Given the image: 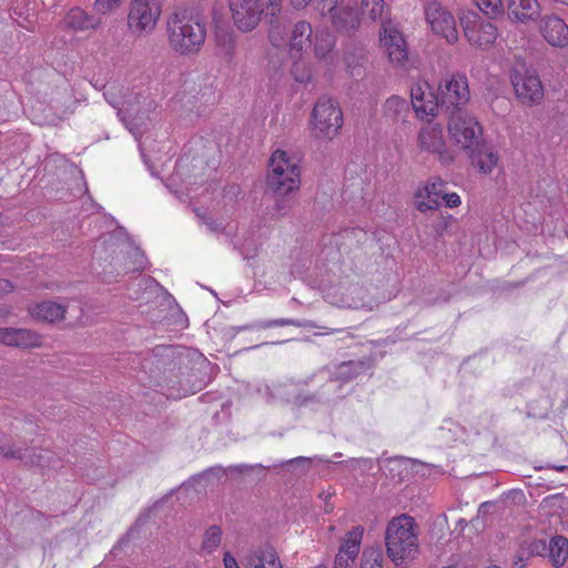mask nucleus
Listing matches in <instances>:
<instances>
[{"mask_svg":"<svg viewBox=\"0 0 568 568\" xmlns=\"http://www.w3.org/2000/svg\"><path fill=\"white\" fill-rule=\"evenodd\" d=\"M382 111L387 122L392 124H405L408 122L410 115V105L405 99L398 95H392L384 102Z\"/></svg>","mask_w":568,"mask_h":568,"instance_id":"obj_27","label":"nucleus"},{"mask_svg":"<svg viewBox=\"0 0 568 568\" xmlns=\"http://www.w3.org/2000/svg\"><path fill=\"white\" fill-rule=\"evenodd\" d=\"M122 0H95L93 3V9L97 14L104 16L116 10Z\"/></svg>","mask_w":568,"mask_h":568,"instance_id":"obj_46","label":"nucleus"},{"mask_svg":"<svg viewBox=\"0 0 568 568\" xmlns=\"http://www.w3.org/2000/svg\"><path fill=\"white\" fill-rule=\"evenodd\" d=\"M447 118L448 131L455 143L474 151L479 145L483 133L478 121L467 112L453 113Z\"/></svg>","mask_w":568,"mask_h":568,"instance_id":"obj_10","label":"nucleus"},{"mask_svg":"<svg viewBox=\"0 0 568 568\" xmlns=\"http://www.w3.org/2000/svg\"><path fill=\"white\" fill-rule=\"evenodd\" d=\"M161 16L158 0H132L128 13V27L133 34L151 33Z\"/></svg>","mask_w":568,"mask_h":568,"instance_id":"obj_11","label":"nucleus"},{"mask_svg":"<svg viewBox=\"0 0 568 568\" xmlns=\"http://www.w3.org/2000/svg\"><path fill=\"white\" fill-rule=\"evenodd\" d=\"M549 560L555 568L565 565L568 559V539L564 536H554L548 542Z\"/></svg>","mask_w":568,"mask_h":568,"instance_id":"obj_33","label":"nucleus"},{"mask_svg":"<svg viewBox=\"0 0 568 568\" xmlns=\"http://www.w3.org/2000/svg\"><path fill=\"white\" fill-rule=\"evenodd\" d=\"M223 565L224 568H241L236 559L229 551L224 552Z\"/></svg>","mask_w":568,"mask_h":568,"instance_id":"obj_54","label":"nucleus"},{"mask_svg":"<svg viewBox=\"0 0 568 568\" xmlns=\"http://www.w3.org/2000/svg\"><path fill=\"white\" fill-rule=\"evenodd\" d=\"M229 4L234 24L242 32H250L258 26L264 7L271 8L273 16L280 11L268 6L266 0H229Z\"/></svg>","mask_w":568,"mask_h":568,"instance_id":"obj_12","label":"nucleus"},{"mask_svg":"<svg viewBox=\"0 0 568 568\" xmlns=\"http://www.w3.org/2000/svg\"><path fill=\"white\" fill-rule=\"evenodd\" d=\"M204 478V475H200L197 477H193L191 478L190 480L185 481L182 484L181 488L183 489H189L190 487L192 486H196L197 484L201 483V480Z\"/></svg>","mask_w":568,"mask_h":568,"instance_id":"obj_56","label":"nucleus"},{"mask_svg":"<svg viewBox=\"0 0 568 568\" xmlns=\"http://www.w3.org/2000/svg\"><path fill=\"white\" fill-rule=\"evenodd\" d=\"M318 375H310L304 379L296 383L292 381L273 383L271 385L264 384L257 388L258 394L268 404L283 402L293 405L294 396H298L297 388L311 385Z\"/></svg>","mask_w":568,"mask_h":568,"instance_id":"obj_16","label":"nucleus"},{"mask_svg":"<svg viewBox=\"0 0 568 568\" xmlns=\"http://www.w3.org/2000/svg\"><path fill=\"white\" fill-rule=\"evenodd\" d=\"M474 161L478 165L483 173H491L497 166L498 155L491 150L479 151L475 156Z\"/></svg>","mask_w":568,"mask_h":568,"instance_id":"obj_37","label":"nucleus"},{"mask_svg":"<svg viewBox=\"0 0 568 568\" xmlns=\"http://www.w3.org/2000/svg\"><path fill=\"white\" fill-rule=\"evenodd\" d=\"M552 402L548 396H542L536 402H531L528 405V414L537 418H544L548 415Z\"/></svg>","mask_w":568,"mask_h":568,"instance_id":"obj_41","label":"nucleus"},{"mask_svg":"<svg viewBox=\"0 0 568 568\" xmlns=\"http://www.w3.org/2000/svg\"><path fill=\"white\" fill-rule=\"evenodd\" d=\"M384 541L387 557L396 565L414 559L419 552L418 525L414 517L400 514L386 525Z\"/></svg>","mask_w":568,"mask_h":568,"instance_id":"obj_2","label":"nucleus"},{"mask_svg":"<svg viewBox=\"0 0 568 568\" xmlns=\"http://www.w3.org/2000/svg\"><path fill=\"white\" fill-rule=\"evenodd\" d=\"M479 10L487 16H498L503 13L504 7L501 0H475Z\"/></svg>","mask_w":568,"mask_h":568,"instance_id":"obj_43","label":"nucleus"},{"mask_svg":"<svg viewBox=\"0 0 568 568\" xmlns=\"http://www.w3.org/2000/svg\"><path fill=\"white\" fill-rule=\"evenodd\" d=\"M171 494H173V490H170V494H169L168 496H165V497L163 498V500H164V499H166Z\"/></svg>","mask_w":568,"mask_h":568,"instance_id":"obj_63","label":"nucleus"},{"mask_svg":"<svg viewBox=\"0 0 568 568\" xmlns=\"http://www.w3.org/2000/svg\"><path fill=\"white\" fill-rule=\"evenodd\" d=\"M523 546L530 557L544 556L548 550V544L542 539L531 540L529 542L523 544Z\"/></svg>","mask_w":568,"mask_h":568,"instance_id":"obj_47","label":"nucleus"},{"mask_svg":"<svg viewBox=\"0 0 568 568\" xmlns=\"http://www.w3.org/2000/svg\"><path fill=\"white\" fill-rule=\"evenodd\" d=\"M166 38L174 53L183 57L194 55L205 43L206 24L193 10L176 7L166 19Z\"/></svg>","mask_w":568,"mask_h":568,"instance_id":"obj_1","label":"nucleus"},{"mask_svg":"<svg viewBox=\"0 0 568 568\" xmlns=\"http://www.w3.org/2000/svg\"><path fill=\"white\" fill-rule=\"evenodd\" d=\"M316 7V10L321 11L322 14H325V10L335 4V0H313ZM336 2H339L336 0Z\"/></svg>","mask_w":568,"mask_h":568,"instance_id":"obj_53","label":"nucleus"},{"mask_svg":"<svg viewBox=\"0 0 568 568\" xmlns=\"http://www.w3.org/2000/svg\"><path fill=\"white\" fill-rule=\"evenodd\" d=\"M270 166L267 186L275 194L283 196L298 190L301 169L297 159L285 151L276 150L271 156Z\"/></svg>","mask_w":568,"mask_h":568,"instance_id":"obj_4","label":"nucleus"},{"mask_svg":"<svg viewBox=\"0 0 568 568\" xmlns=\"http://www.w3.org/2000/svg\"><path fill=\"white\" fill-rule=\"evenodd\" d=\"M339 237L345 246H352L354 243L364 244L369 240L368 234L363 229L358 227L344 230L339 234Z\"/></svg>","mask_w":568,"mask_h":568,"instance_id":"obj_38","label":"nucleus"},{"mask_svg":"<svg viewBox=\"0 0 568 568\" xmlns=\"http://www.w3.org/2000/svg\"><path fill=\"white\" fill-rule=\"evenodd\" d=\"M94 254H95L97 258L102 260V256L100 255V252L98 251V248H95Z\"/></svg>","mask_w":568,"mask_h":568,"instance_id":"obj_61","label":"nucleus"},{"mask_svg":"<svg viewBox=\"0 0 568 568\" xmlns=\"http://www.w3.org/2000/svg\"><path fill=\"white\" fill-rule=\"evenodd\" d=\"M313 28L307 21H298L293 26L288 40L290 54L294 59H302L312 47Z\"/></svg>","mask_w":568,"mask_h":568,"instance_id":"obj_23","label":"nucleus"},{"mask_svg":"<svg viewBox=\"0 0 568 568\" xmlns=\"http://www.w3.org/2000/svg\"><path fill=\"white\" fill-rule=\"evenodd\" d=\"M344 123L343 112L337 101L321 97L315 103L312 115V134L317 140H333Z\"/></svg>","mask_w":568,"mask_h":568,"instance_id":"obj_5","label":"nucleus"},{"mask_svg":"<svg viewBox=\"0 0 568 568\" xmlns=\"http://www.w3.org/2000/svg\"><path fill=\"white\" fill-rule=\"evenodd\" d=\"M417 145L422 152L437 155L444 164L453 160L446 146L443 128L437 123L428 122L420 128L417 135Z\"/></svg>","mask_w":568,"mask_h":568,"instance_id":"obj_15","label":"nucleus"},{"mask_svg":"<svg viewBox=\"0 0 568 568\" xmlns=\"http://www.w3.org/2000/svg\"><path fill=\"white\" fill-rule=\"evenodd\" d=\"M276 210L281 213V214H284L287 210V205L285 203V201H276Z\"/></svg>","mask_w":568,"mask_h":568,"instance_id":"obj_58","label":"nucleus"},{"mask_svg":"<svg viewBox=\"0 0 568 568\" xmlns=\"http://www.w3.org/2000/svg\"><path fill=\"white\" fill-rule=\"evenodd\" d=\"M335 45L333 34L328 32H316L314 36L313 51L314 55L318 59H324L328 55Z\"/></svg>","mask_w":568,"mask_h":568,"instance_id":"obj_35","label":"nucleus"},{"mask_svg":"<svg viewBox=\"0 0 568 568\" xmlns=\"http://www.w3.org/2000/svg\"><path fill=\"white\" fill-rule=\"evenodd\" d=\"M315 379L321 383L320 388L310 394H300L294 396L293 406L297 408L310 407L318 408L320 406L331 407L337 399L342 398V383L338 379L327 377L324 373H316Z\"/></svg>","mask_w":568,"mask_h":568,"instance_id":"obj_9","label":"nucleus"},{"mask_svg":"<svg viewBox=\"0 0 568 568\" xmlns=\"http://www.w3.org/2000/svg\"><path fill=\"white\" fill-rule=\"evenodd\" d=\"M470 99L467 77L463 73H454L446 78L438 85L436 103L438 112H444L447 116L457 112H465L463 108Z\"/></svg>","mask_w":568,"mask_h":568,"instance_id":"obj_6","label":"nucleus"},{"mask_svg":"<svg viewBox=\"0 0 568 568\" xmlns=\"http://www.w3.org/2000/svg\"><path fill=\"white\" fill-rule=\"evenodd\" d=\"M361 568H383V556L377 550L364 552L362 557Z\"/></svg>","mask_w":568,"mask_h":568,"instance_id":"obj_45","label":"nucleus"},{"mask_svg":"<svg viewBox=\"0 0 568 568\" xmlns=\"http://www.w3.org/2000/svg\"><path fill=\"white\" fill-rule=\"evenodd\" d=\"M538 31L542 39L552 48L568 47V24L555 13L539 17Z\"/></svg>","mask_w":568,"mask_h":568,"instance_id":"obj_18","label":"nucleus"},{"mask_svg":"<svg viewBox=\"0 0 568 568\" xmlns=\"http://www.w3.org/2000/svg\"><path fill=\"white\" fill-rule=\"evenodd\" d=\"M487 568H499L498 566H489Z\"/></svg>","mask_w":568,"mask_h":568,"instance_id":"obj_64","label":"nucleus"},{"mask_svg":"<svg viewBox=\"0 0 568 568\" xmlns=\"http://www.w3.org/2000/svg\"><path fill=\"white\" fill-rule=\"evenodd\" d=\"M13 290V284L6 280V278H0V295H4V294H8L10 292H12Z\"/></svg>","mask_w":568,"mask_h":568,"instance_id":"obj_55","label":"nucleus"},{"mask_svg":"<svg viewBox=\"0 0 568 568\" xmlns=\"http://www.w3.org/2000/svg\"><path fill=\"white\" fill-rule=\"evenodd\" d=\"M508 18L511 21L528 24L540 17V6L537 0H507Z\"/></svg>","mask_w":568,"mask_h":568,"instance_id":"obj_25","label":"nucleus"},{"mask_svg":"<svg viewBox=\"0 0 568 568\" xmlns=\"http://www.w3.org/2000/svg\"><path fill=\"white\" fill-rule=\"evenodd\" d=\"M275 326H296V327H303V328H321L323 332H316V336L322 335H331L335 333H342L345 332L344 328H328L324 326H318L315 322L310 320L304 321H297L293 318H278V320H268V321H258L253 324H248L245 326L237 327L236 331L242 329H266Z\"/></svg>","mask_w":568,"mask_h":568,"instance_id":"obj_22","label":"nucleus"},{"mask_svg":"<svg viewBox=\"0 0 568 568\" xmlns=\"http://www.w3.org/2000/svg\"><path fill=\"white\" fill-rule=\"evenodd\" d=\"M111 261L102 270L104 280H109L114 273L120 275L129 272H142L146 265L144 253L129 241L110 244Z\"/></svg>","mask_w":568,"mask_h":568,"instance_id":"obj_7","label":"nucleus"},{"mask_svg":"<svg viewBox=\"0 0 568 568\" xmlns=\"http://www.w3.org/2000/svg\"><path fill=\"white\" fill-rule=\"evenodd\" d=\"M300 65H301V62L295 61L294 67L292 69V73L297 82L303 83L311 79V74L307 70H304L301 74H298L297 71L300 69Z\"/></svg>","mask_w":568,"mask_h":568,"instance_id":"obj_52","label":"nucleus"},{"mask_svg":"<svg viewBox=\"0 0 568 568\" xmlns=\"http://www.w3.org/2000/svg\"><path fill=\"white\" fill-rule=\"evenodd\" d=\"M196 217L201 223H203L207 231L213 234H221L225 230V225L221 220L214 219L205 213H201L199 210H195Z\"/></svg>","mask_w":568,"mask_h":568,"instance_id":"obj_42","label":"nucleus"},{"mask_svg":"<svg viewBox=\"0 0 568 568\" xmlns=\"http://www.w3.org/2000/svg\"><path fill=\"white\" fill-rule=\"evenodd\" d=\"M361 18L364 22H379L382 28L392 22L385 0H361Z\"/></svg>","mask_w":568,"mask_h":568,"instance_id":"obj_30","label":"nucleus"},{"mask_svg":"<svg viewBox=\"0 0 568 568\" xmlns=\"http://www.w3.org/2000/svg\"><path fill=\"white\" fill-rule=\"evenodd\" d=\"M102 23L99 16L90 14L80 7L71 8L64 17V24L73 31H89L98 29Z\"/></svg>","mask_w":568,"mask_h":568,"instance_id":"obj_26","label":"nucleus"},{"mask_svg":"<svg viewBox=\"0 0 568 568\" xmlns=\"http://www.w3.org/2000/svg\"><path fill=\"white\" fill-rule=\"evenodd\" d=\"M565 468H566L565 466L556 467V469H558V470H564Z\"/></svg>","mask_w":568,"mask_h":568,"instance_id":"obj_62","label":"nucleus"},{"mask_svg":"<svg viewBox=\"0 0 568 568\" xmlns=\"http://www.w3.org/2000/svg\"><path fill=\"white\" fill-rule=\"evenodd\" d=\"M365 371L364 362H344L338 367V378L349 381L358 376Z\"/></svg>","mask_w":568,"mask_h":568,"instance_id":"obj_40","label":"nucleus"},{"mask_svg":"<svg viewBox=\"0 0 568 568\" xmlns=\"http://www.w3.org/2000/svg\"><path fill=\"white\" fill-rule=\"evenodd\" d=\"M29 312L37 321L57 323L65 318L67 306L53 301H43L31 306Z\"/></svg>","mask_w":568,"mask_h":568,"instance_id":"obj_28","label":"nucleus"},{"mask_svg":"<svg viewBox=\"0 0 568 568\" xmlns=\"http://www.w3.org/2000/svg\"><path fill=\"white\" fill-rule=\"evenodd\" d=\"M266 3L271 6L272 8L278 9V7L282 3V0H266Z\"/></svg>","mask_w":568,"mask_h":568,"instance_id":"obj_60","label":"nucleus"},{"mask_svg":"<svg viewBox=\"0 0 568 568\" xmlns=\"http://www.w3.org/2000/svg\"><path fill=\"white\" fill-rule=\"evenodd\" d=\"M381 42L386 49L389 61L395 65H404L408 59L406 41L392 22L382 28Z\"/></svg>","mask_w":568,"mask_h":568,"instance_id":"obj_20","label":"nucleus"},{"mask_svg":"<svg viewBox=\"0 0 568 568\" xmlns=\"http://www.w3.org/2000/svg\"><path fill=\"white\" fill-rule=\"evenodd\" d=\"M245 568H284L277 551L263 546L246 556Z\"/></svg>","mask_w":568,"mask_h":568,"instance_id":"obj_29","label":"nucleus"},{"mask_svg":"<svg viewBox=\"0 0 568 568\" xmlns=\"http://www.w3.org/2000/svg\"><path fill=\"white\" fill-rule=\"evenodd\" d=\"M0 343L21 348L38 347L41 336L27 328L0 327Z\"/></svg>","mask_w":568,"mask_h":568,"instance_id":"obj_24","label":"nucleus"},{"mask_svg":"<svg viewBox=\"0 0 568 568\" xmlns=\"http://www.w3.org/2000/svg\"><path fill=\"white\" fill-rule=\"evenodd\" d=\"M0 457L6 459H19L27 466L45 468L50 466L51 453H31L28 448L17 447L10 444H0Z\"/></svg>","mask_w":568,"mask_h":568,"instance_id":"obj_21","label":"nucleus"},{"mask_svg":"<svg viewBox=\"0 0 568 568\" xmlns=\"http://www.w3.org/2000/svg\"><path fill=\"white\" fill-rule=\"evenodd\" d=\"M312 0H292V4L296 9L305 8Z\"/></svg>","mask_w":568,"mask_h":568,"instance_id":"obj_57","label":"nucleus"},{"mask_svg":"<svg viewBox=\"0 0 568 568\" xmlns=\"http://www.w3.org/2000/svg\"><path fill=\"white\" fill-rule=\"evenodd\" d=\"M510 80L517 99L525 105L540 103L544 98V87L538 74L525 62H517L510 72Z\"/></svg>","mask_w":568,"mask_h":568,"instance_id":"obj_8","label":"nucleus"},{"mask_svg":"<svg viewBox=\"0 0 568 568\" xmlns=\"http://www.w3.org/2000/svg\"><path fill=\"white\" fill-rule=\"evenodd\" d=\"M412 106L417 116L423 118L425 115H436L438 113V104L436 103V95L434 97L428 92L426 99V92L422 85L412 88Z\"/></svg>","mask_w":568,"mask_h":568,"instance_id":"obj_31","label":"nucleus"},{"mask_svg":"<svg viewBox=\"0 0 568 568\" xmlns=\"http://www.w3.org/2000/svg\"><path fill=\"white\" fill-rule=\"evenodd\" d=\"M414 203L417 211L420 213H436L439 209L440 202L433 197L432 191L427 185H423L415 191Z\"/></svg>","mask_w":568,"mask_h":568,"instance_id":"obj_34","label":"nucleus"},{"mask_svg":"<svg viewBox=\"0 0 568 568\" xmlns=\"http://www.w3.org/2000/svg\"><path fill=\"white\" fill-rule=\"evenodd\" d=\"M166 397L168 398H182L187 396L189 394L194 393L195 390L192 387H189L186 383L183 381H174L172 378L168 379L166 382Z\"/></svg>","mask_w":568,"mask_h":568,"instance_id":"obj_39","label":"nucleus"},{"mask_svg":"<svg viewBox=\"0 0 568 568\" xmlns=\"http://www.w3.org/2000/svg\"><path fill=\"white\" fill-rule=\"evenodd\" d=\"M529 558H530V556H528L527 550L521 545L520 549L518 550V552L515 556V559L513 562V568H526L527 560Z\"/></svg>","mask_w":568,"mask_h":568,"instance_id":"obj_50","label":"nucleus"},{"mask_svg":"<svg viewBox=\"0 0 568 568\" xmlns=\"http://www.w3.org/2000/svg\"><path fill=\"white\" fill-rule=\"evenodd\" d=\"M215 44L219 55L226 62H232L236 53L234 32L225 28H216Z\"/></svg>","mask_w":568,"mask_h":568,"instance_id":"obj_32","label":"nucleus"},{"mask_svg":"<svg viewBox=\"0 0 568 568\" xmlns=\"http://www.w3.org/2000/svg\"><path fill=\"white\" fill-rule=\"evenodd\" d=\"M432 215H435L434 221V231L437 235H442L447 227L449 226L452 215L450 214H444L443 212L437 211L436 213H430Z\"/></svg>","mask_w":568,"mask_h":568,"instance_id":"obj_49","label":"nucleus"},{"mask_svg":"<svg viewBox=\"0 0 568 568\" xmlns=\"http://www.w3.org/2000/svg\"><path fill=\"white\" fill-rule=\"evenodd\" d=\"M105 101L118 110V116L126 129L138 139L139 126L144 123L156 104L149 94L141 91L110 88L104 93Z\"/></svg>","mask_w":568,"mask_h":568,"instance_id":"obj_3","label":"nucleus"},{"mask_svg":"<svg viewBox=\"0 0 568 568\" xmlns=\"http://www.w3.org/2000/svg\"><path fill=\"white\" fill-rule=\"evenodd\" d=\"M462 24L465 37L475 47L486 49L497 39V27L475 13L462 18Z\"/></svg>","mask_w":568,"mask_h":568,"instance_id":"obj_13","label":"nucleus"},{"mask_svg":"<svg viewBox=\"0 0 568 568\" xmlns=\"http://www.w3.org/2000/svg\"><path fill=\"white\" fill-rule=\"evenodd\" d=\"M308 462H310V458L296 457V458L288 460V464H304V463H308Z\"/></svg>","mask_w":568,"mask_h":568,"instance_id":"obj_59","label":"nucleus"},{"mask_svg":"<svg viewBox=\"0 0 568 568\" xmlns=\"http://www.w3.org/2000/svg\"><path fill=\"white\" fill-rule=\"evenodd\" d=\"M443 201L445 202V205L450 209L457 207L462 203L460 196L455 192H448L445 194Z\"/></svg>","mask_w":568,"mask_h":568,"instance_id":"obj_51","label":"nucleus"},{"mask_svg":"<svg viewBox=\"0 0 568 568\" xmlns=\"http://www.w3.org/2000/svg\"><path fill=\"white\" fill-rule=\"evenodd\" d=\"M425 17L434 33L444 38L448 43H455L458 40L455 18L440 3L429 2L425 7Z\"/></svg>","mask_w":568,"mask_h":568,"instance_id":"obj_14","label":"nucleus"},{"mask_svg":"<svg viewBox=\"0 0 568 568\" xmlns=\"http://www.w3.org/2000/svg\"><path fill=\"white\" fill-rule=\"evenodd\" d=\"M363 535L362 526H355L345 535L335 556L333 568H356Z\"/></svg>","mask_w":568,"mask_h":568,"instance_id":"obj_19","label":"nucleus"},{"mask_svg":"<svg viewBox=\"0 0 568 568\" xmlns=\"http://www.w3.org/2000/svg\"><path fill=\"white\" fill-rule=\"evenodd\" d=\"M427 187L432 191L433 197L437 201L445 197L448 193L447 183L438 176L430 178L426 183Z\"/></svg>","mask_w":568,"mask_h":568,"instance_id":"obj_44","label":"nucleus"},{"mask_svg":"<svg viewBox=\"0 0 568 568\" xmlns=\"http://www.w3.org/2000/svg\"><path fill=\"white\" fill-rule=\"evenodd\" d=\"M348 291L351 292V294H356L357 297H348L346 296L344 298V304L347 306V307H351V308H359L364 305L363 303V288L362 286L359 285H352Z\"/></svg>","mask_w":568,"mask_h":568,"instance_id":"obj_48","label":"nucleus"},{"mask_svg":"<svg viewBox=\"0 0 568 568\" xmlns=\"http://www.w3.org/2000/svg\"><path fill=\"white\" fill-rule=\"evenodd\" d=\"M221 541L222 529L219 526L213 525L206 529L203 536L201 550L210 555L219 548Z\"/></svg>","mask_w":568,"mask_h":568,"instance_id":"obj_36","label":"nucleus"},{"mask_svg":"<svg viewBox=\"0 0 568 568\" xmlns=\"http://www.w3.org/2000/svg\"><path fill=\"white\" fill-rule=\"evenodd\" d=\"M328 13L333 27L342 33H354L361 26V14L352 0L335 1V4L328 8Z\"/></svg>","mask_w":568,"mask_h":568,"instance_id":"obj_17","label":"nucleus"}]
</instances>
